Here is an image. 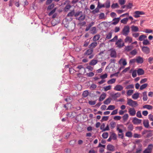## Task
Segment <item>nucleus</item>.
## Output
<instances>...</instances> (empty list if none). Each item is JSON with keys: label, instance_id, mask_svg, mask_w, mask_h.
I'll use <instances>...</instances> for the list:
<instances>
[{"label": "nucleus", "instance_id": "obj_1", "mask_svg": "<svg viewBox=\"0 0 153 153\" xmlns=\"http://www.w3.org/2000/svg\"><path fill=\"white\" fill-rule=\"evenodd\" d=\"M93 51V49L90 48V49L87 50L84 53V55L85 56H89L88 58L90 59L92 58L94 55L92 54Z\"/></svg>", "mask_w": 153, "mask_h": 153}, {"label": "nucleus", "instance_id": "obj_2", "mask_svg": "<svg viewBox=\"0 0 153 153\" xmlns=\"http://www.w3.org/2000/svg\"><path fill=\"white\" fill-rule=\"evenodd\" d=\"M127 104L132 107H136L138 105L137 102L130 99H128Z\"/></svg>", "mask_w": 153, "mask_h": 153}, {"label": "nucleus", "instance_id": "obj_3", "mask_svg": "<svg viewBox=\"0 0 153 153\" xmlns=\"http://www.w3.org/2000/svg\"><path fill=\"white\" fill-rule=\"evenodd\" d=\"M129 27L128 26L124 27L122 32V34L125 36H127L129 33Z\"/></svg>", "mask_w": 153, "mask_h": 153}, {"label": "nucleus", "instance_id": "obj_4", "mask_svg": "<svg viewBox=\"0 0 153 153\" xmlns=\"http://www.w3.org/2000/svg\"><path fill=\"white\" fill-rule=\"evenodd\" d=\"M115 45H117V47L121 48L124 46V43L121 39H119L116 42Z\"/></svg>", "mask_w": 153, "mask_h": 153}, {"label": "nucleus", "instance_id": "obj_5", "mask_svg": "<svg viewBox=\"0 0 153 153\" xmlns=\"http://www.w3.org/2000/svg\"><path fill=\"white\" fill-rule=\"evenodd\" d=\"M153 148V145L150 144L148 146L147 148L143 151V153H151Z\"/></svg>", "mask_w": 153, "mask_h": 153}, {"label": "nucleus", "instance_id": "obj_6", "mask_svg": "<svg viewBox=\"0 0 153 153\" xmlns=\"http://www.w3.org/2000/svg\"><path fill=\"white\" fill-rule=\"evenodd\" d=\"M142 51L146 54H149L150 52L149 48L147 46H143L142 48Z\"/></svg>", "mask_w": 153, "mask_h": 153}, {"label": "nucleus", "instance_id": "obj_7", "mask_svg": "<svg viewBox=\"0 0 153 153\" xmlns=\"http://www.w3.org/2000/svg\"><path fill=\"white\" fill-rule=\"evenodd\" d=\"M134 17L135 18H137L140 17V15H143L145 14L144 12L142 11H136L134 12Z\"/></svg>", "mask_w": 153, "mask_h": 153}, {"label": "nucleus", "instance_id": "obj_8", "mask_svg": "<svg viewBox=\"0 0 153 153\" xmlns=\"http://www.w3.org/2000/svg\"><path fill=\"white\" fill-rule=\"evenodd\" d=\"M117 130L118 131L119 133H121L119 134H118L119 137L122 139H123L124 138V134L123 133V130L122 129H120L118 127L117 128Z\"/></svg>", "mask_w": 153, "mask_h": 153}, {"label": "nucleus", "instance_id": "obj_9", "mask_svg": "<svg viewBox=\"0 0 153 153\" xmlns=\"http://www.w3.org/2000/svg\"><path fill=\"white\" fill-rule=\"evenodd\" d=\"M109 51H110V55L111 57L115 58L116 57L117 53L115 49H111Z\"/></svg>", "mask_w": 153, "mask_h": 153}, {"label": "nucleus", "instance_id": "obj_10", "mask_svg": "<svg viewBox=\"0 0 153 153\" xmlns=\"http://www.w3.org/2000/svg\"><path fill=\"white\" fill-rule=\"evenodd\" d=\"M142 120L135 117L133 118L132 122L134 124H138L141 123Z\"/></svg>", "mask_w": 153, "mask_h": 153}, {"label": "nucleus", "instance_id": "obj_11", "mask_svg": "<svg viewBox=\"0 0 153 153\" xmlns=\"http://www.w3.org/2000/svg\"><path fill=\"white\" fill-rule=\"evenodd\" d=\"M128 112L130 115L134 116L136 114V111L134 108H130L129 109Z\"/></svg>", "mask_w": 153, "mask_h": 153}, {"label": "nucleus", "instance_id": "obj_12", "mask_svg": "<svg viewBox=\"0 0 153 153\" xmlns=\"http://www.w3.org/2000/svg\"><path fill=\"white\" fill-rule=\"evenodd\" d=\"M136 61L138 63L142 64L144 61L143 59L140 56L137 57L136 59Z\"/></svg>", "mask_w": 153, "mask_h": 153}, {"label": "nucleus", "instance_id": "obj_13", "mask_svg": "<svg viewBox=\"0 0 153 153\" xmlns=\"http://www.w3.org/2000/svg\"><path fill=\"white\" fill-rule=\"evenodd\" d=\"M123 89V87L122 85H116L114 88V90L118 91H120L122 90Z\"/></svg>", "mask_w": 153, "mask_h": 153}, {"label": "nucleus", "instance_id": "obj_14", "mask_svg": "<svg viewBox=\"0 0 153 153\" xmlns=\"http://www.w3.org/2000/svg\"><path fill=\"white\" fill-rule=\"evenodd\" d=\"M124 41L126 43H131L132 42V38L131 37L127 36L124 40Z\"/></svg>", "mask_w": 153, "mask_h": 153}, {"label": "nucleus", "instance_id": "obj_15", "mask_svg": "<svg viewBox=\"0 0 153 153\" xmlns=\"http://www.w3.org/2000/svg\"><path fill=\"white\" fill-rule=\"evenodd\" d=\"M85 17V15H83V13L81 14L80 16L78 18H76V19L78 20L79 21H84Z\"/></svg>", "mask_w": 153, "mask_h": 153}, {"label": "nucleus", "instance_id": "obj_16", "mask_svg": "<svg viewBox=\"0 0 153 153\" xmlns=\"http://www.w3.org/2000/svg\"><path fill=\"white\" fill-rule=\"evenodd\" d=\"M121 95L120 93L117 92V93L112 94L111 95V97L113 99H115L119 97Z\"/></svg>", "mask_w": 153, "mask_h": 153}, {"label": "nucleus", "instance_id": "obj_17", "mask_svg": "<svg viewBox=\"0 0 153 153\" xmlns=\"http://www.w3.org/2000/svg\"><path fill=\"white\" fill-rule=\"evenodd\" d=\"M143 124L144 127L147 128L149 127V121L148 120H145L143 121Z\"/></svg>", "mask_w": 153, "mask_h": 153}, {"label": "nucleus", "instance_id": "obj_18", "mask_svg": "<svg viewBox=\"0 0 153 153\" xmlns=\"http://www.w3.org/2000/svg\"><path fill=\"white\" fill-rule=\"evenodd\" d=\"M120 19V17L114 18L113 19V22L112 23V24L114 25H117L119 22Z\"/></svg>", "mask_w": 153, "mask_h": 153}, {"label": "nucleus", "instance_id": "obj_19", "mask_svg": "<svg viewBox=\"0 0 153 153\" xmlns=\"http://www.w3.org/2000/svg\"><path fill=\"white\" fill-rule=\"evenodd\" d=\"M106 97V94L105 93H103L101 94L100 97H99V100L100 101H103L105 98Z\"/></svg>", "mask_w": 153, "mask_h": 153}, {"label": "nucleus", "instance_id": "obj_20", "mask_svg": "<svg viewBox=\"0 0 153 153\" xmlns=\"http://www.w3.org/2000/svg\"><path fill=\"white\" fill-rule=\"evenodd\" d=\"M133 48V46L131 45H130L127 46L125 47V50L127 52L132 50Z\"/></svg>", "mask_w": 153, "mask_h": 153}, {"label": "nucleus", "instance_id": "obj_21", "mask_svg": "<svg viewBox=\"0 0 153 153\" xmlns=\"http://www.w3.org/2000/svg\"><path fill=\"white\" fill-rule=\"evenodd\" d=\"M137 73L138 75H142L144 74V71L142 69L139 68L137 70Z\"/></svg>", "mask_w": 153, "mask_h": 153}, {"label": "nucleus", "instance_id": "obj_22", "mask_svg": "<svg viewBox=\"0 0 153 153\" xmlns=\"http://www.w3.org/2000/svg\"><path fill=\"white\" fill-rule=\"evenodd\" d=\"M143 108H146L149 110H152L153 107L152 106L149 105H145L143 106Z\"/></svg>", "mask_w": 153, "mask_h": 153}, {"label": "nucleus", "instance_id": "obj_23", "mask_svg": "<svg viewBox=\"0 0 153 153\" xmlns=\"http://www.w3.org/2000/svg\"><path fill=\"white\" fill-rule=\"evenodd\" d=\"M97 45V42H92L89 45V48L91 49H93V48H95Z\"/></svg>", "mask_w": 153, "mask_h": 153}, {"label": "nucleus", "instance_id": "obj_24", "mask_svg": "<svg viewBox=\"0 0 153 153\" xmlns=\"http://www.w3.org/2000/svg\"><path fill=\"white\" fill-rule=\"evenodd\" d=\"M143 98V101H146L148 99V97L147 95V92L146 91L143 92L142 93Z\"/></svg>", "mask_w": 153, "mask_h": 153}, {"label": "nucleus", "instance_id": "obj_25", "mask_svg": "<svg viewBox=\"0 0 153 153\" xmlns=\"http://www.w3.org/2000/svg\"><path fill=\"white\" fill-rule=\"evenodd\" d=\"M98 62V61L97 60L92 59L91 60L89 63V65H94Z\"/></svg>", "mask_w": 153, "mask_h": 153}, {"label": "nucleus", "instance_id": "obj_26", "mask_svg": "<svg viewBox=\"0 0 153 153\" xmlns=\"http://www.w3.org/2000/svg\"><path fill=\"white\" fill-rule=\"evenodd\" d=\"M131 29L133 32H136L139 31V28L138 27L134 25H132L131 26Z\"/></svg>", "mask_w": 153, "mask_h": 153}, {"label": "nucleus", "instance_id": "obj_27", "mask_svg": "<svg viewBox=\"0 0 153 153\" xmlns=\"http://www.w3.org/2000/svg\"><path fill=\"white\" fill-rule=\"evenodd\" d=\"M105 4V7L107 8H109L110 6V1L109 0H107L104 4Z\"/></svg>", "mask_w": 153, "mask_h": 153}, {"label": "nucleus", "instance_id": "obj_28", "mask_svg": "<svg viewBox=\"0 0 153 153\" xmlns=\"http://www.w3.org/2000/svg\"><path fill=\"white\" fill-rule=\"evenodd\" d=\"M120 64H122L123 66H125L127 64L126 60L125 59H120L119 61Z\"/></svg>", "mask_w": 153, "mask_h": 153}, {"label": "nucleus", "instance_id": "obj_29", "mask_svg": "<svg viewBox=\"0 0 153 153\" xmlns=\"http://www.w3.org/2000/svg\"><path fill=\"white\" fill-rule=\"evenodd\" d=\"M107 149L110 151H113L114 150V147L113 145L109 144L107 146Z\"/></svg>", "mask_w": 153, "mask_h": 153}, {"label": "nucleus", "instance_id": "obj_30", "mask_svg": "<svg viewBox=\"0 0 153 153\" xmlns=\"http://www.w3.org/2000/svg\"><path fill=\"white\" fill-rule=\"evenodd\" d=\"M111 99L110 97H108L104 101L103 103L105 104L108 105L111 102Z\"/></svg>", "mask_w": 153, "mask_h": 153}, {"label": "nucleus", "instance_id": "obj_31", "mask_svg": "<svg viewBox=\"0 0 153 153\" xmlns=\"http://www.w3.org/2000/svg\"><path fill=\"white\" fill-rule=\"evenodd\" d=\"M139 93H136L134 94L132 96V98L134 100L137 99L139 97Z\"/></svg>", "mask_w": 153, "mask_h": 153}, {"label": "nucleus", "instance_id": "obj_32", "mask_svg": "<svg viewBox=\"0 0 153 153\" xmlns=\"http://www.w3.org/2000/svg\"><path fill=\"white\" fill-rule=\"evenodd\" d=\"M112 139L115 140L117 139V137L116 134L114 133H112L110 136Z\"/></svg>", "mask_w": 153, "mask_h": 153}, {"label": "nucleus", "instance_id": "obj_33", "mask_svg": "<svg viewBox=\"0 0 153 153\" xmlns=\"http://www.w3.org/2000/svg\"><path fill=\"white\" fill-rule=\"evenodd\" d=\"M100 38V35H97L94 36L93 38L94 41L96 42Z\"/></svg>", "mask_w": 153, "mask_h": 153}, {"label": "nucleus", "instance_id": "obj_34", "mask_svg": "<svg viewBox=\"0 0 153 153\" xmlns=\"http://www.w3.org/2000/svg\"><path fill=\"white\" fill-rule=\"evenodd\" d=\"M89 92L88 90H85L83 91L82 94V96L84 97H86L88 95Z\"/></svg>", "mask_w": 153, "mask_h": 153}, {"label": "nucleus", "instance_id": "obj_35", "mask_svg": "<svg viewBox=\"0 0 153 153\" xmlns=\"http://www.w3.org/2000/svg\"><path fill=\"white\" fill-rule=\"evenodd\" d=\"M125 135L127 137H131L132 136V133L131 131H128L126 133Z\"/></svg>", "mask_w": 153, "mask_h": 153}, {"label": "nucleus", "instance_id": "obj_36", "mask_svg": "<svg viewBox=\"0 0 153 153\" xmlns=\"http://www.w3.org/2000/svg\"><path fill=\"white\" fill-rule=\"evenodd\" d=\"M91 33L92 34H94L97 33L96 28L95 27H92L91 29Z\"/></svg>", "mask_w": 153, "mask_h": 153}, {"label": "nucleus", "instance_id": "obj_37", "mask_svg": "<svg viewBox=\"0 0 153 153\" xmlns=\"http://www.w3.org/2000/svg\"><path fill=\"white\" fill-rule=\"evenodd\" d=\"M128 20V18H124L121 20V22L124 24H126Z\"/></svg>", "mask_w": 153, "mask_h": 153}, {"label": "nucleus", "instance_id": "obj_38", "mask_svg": "<svg viewBox=\"0 0 153 153\" xmlns=\"http://www.w3.org/2000/svg\"><path fill=\"white\" fill-rule=\"evenodd\" d=\"M116 81V79H112L108 80L107 82V83L108 84H112L115 83Z\"/></svg>", "mask_w": 153, "mask_h": 153}, {"label": "nucleus", "instance_id": "obj_39", "mask_svg": "<svg viewBox=\"0 0 153 153\" xmlns=\"http://www.w3.org/2000/svg\"><path fill=\"white\" fill-rule=\"evenodd\" d=\"M82 13V11H77L75 13H74V16L77 17L79 16H80Z\"/></svg>", "mask_w": 153, "mask_h": 153}, {"label": "nucleus", "instance_id": "obj_40", "mask_svg": "<svg viewBox=\"0 0 153 153\" xmlns=\"http://www.w3.org/2000/svg\"><path fill=\"white\" fill-rule=\"evenodd\" d=\"M146 36L144 35H143L140 36L139 38V40L140 41H142L146 38Z\"/></svg>", "mask_w": 153, "mask_h": 153}, {"label": "nucleus", "instance_id": "obj_41", "mask_svg": "<svg viewBox=\"0 0 153 153\" xmlns=\"http://www.w3.org/2000/svg\"><path fill=\"white\" fill-rule=\"evenodd\" d=\"M119 6L117 3H113L111 5V7L112 9H115L116 8H118Z\"/></svg>", "mask_w": 153, "mask_h": 153}, {"label": "nucleus", "instance_id": "obj_42", "mask_svg": "<svg viewBox=\"0 0 153 153\" xmlns=\"http://www.w3.org/2000/svg\"><path fill=\"white\" fill-rule=\"evenodd\" d=\"M148 84L147 83L144 84L142 85H141L140 88V90H142L145 88H146L148 86Z\"/></svg>", "mask_w": 153, "mask_h": 153}, {"label": "nucleus", "instance_id": "obj_43", "mask_svg": "<svg viewBox=\"0 0 153 153\" xmlns=\"http://www.w3.org/2000/svg\"><path fill=\"white\" fill-rule=\"evenodd\" d=\"M137 53V52L136 50V49H134L131 51L130 53L131 55L135 56V55Z\"/></svg>", "mask_w": 153, "mask_h": 153}, {"label": "nucleus", "instance_id": "obj_44", "mask_svg": "<svg viewBox=\"0 0 153 153\" xmlns=\"http://www.w3.org/2000/svg\"><path fill=\"white\" fill-rule=\"evenodd\" d=\"M128 129L130 131H132L134 128L132 124H130L128 126Z\"/></svg>", "mask_w": 153, "mask_h": 153}, {"label": "nucleus", "instance_id": "obj_45", "mask_svg": "<svg viewBox=\"0 0 153 153\" xmlns=\"http://www.w3.org/2000/svg\"><path fill=\"white\" fill-rule=\"evenodd\" d=\"M108 133L107 132L103 133L102 135V136L103 137V138L105 139L107 138L108 137Z\"/></svg>", "mask_w": 153, "mask_h": 153}, {"label": "nucleus", "instance_id": "obj_46", "mask_svg": "<svg viewBox=\"0 0 153 153\" xmlns=\"http://www.w3.org/2000/svg\"><path fill=\"white\" fill-rule=\"evenodd\" d=\"M143 44L144 45H147L150 44V42L147 39H145L143 40Z\"/></svg>", "mask_w": 153, "mask_h": 153}, {"label": "nucleus", "instance_id": "obj_47", "mask_svg": "<svg viewBox=\"0 0 153 153\" xmlns=\"http://www.w3.org/2000/svg\"><path fill=\"white\" fill-rule=\"evenodd\" d=\"M74 15V10L70 12L67 15V17L73 16Z\"/></svg>", "mask_w": 153, "mask_h": 153}, {"label": "nucleus", "instance_id": "obj_48", "mask_svg": "<svg viewBox=\"0 0 153 153\" xmlns=\"http://www.w3.org/2000/svg\"><path fill=\"white\" fill-rule=\"evenodd\" d=\"M118 36L117 35L115 36L113 38L109 40L111 42H115L117 40Z\"/></svg>", "mask_w": 153, "mask_h": 153}, {"label": "nucleus", "instance_id": "obj_49", "mask_svg": "<svg viewBox=\"0 0 153 153\" xmlns=\"http://www.w3.org/2000/svg\"><path fill=\"white\" fill-rule=\"evenodd\" d=\"M128 117V114H124L123 116V120L124 121H126Z\"/></svg>", "mask_w": 153, "mask_h": 153}, {"label": "nucleus", "instance_id": "obj_50", "mask_svg": "<svg viewBox=\"0 0 153 153\" xmlns=\"http://www.w3.org/2000/svg\"><path fill=\"white\" fill-rule=\"evenodd\" d=\"M112 34L110 32L106 35V39H110L112 37Z\"/></svg>", "mask_w": 153, "mask_h": 153}, {"label": "nucleus", "instance_id": "obj_51", "mask_svg": "<svg viewBox=\"0 0 153 153\" xmlns=\"http://www.w3.org/2000/svg\"><path fill=\"white\" fill-rule=\"evenodd\" d=\"M115 108V107L114 105H109L108 108H107V110H113Z\"/></svg>", "mask_w": 153, "mask_h": 153}, {"label": "nucleus", "instance_id": "obj_52", "mask_svg": "<svg viewBox=\"0 0 153 153\" xmlns=\"http://www.w3.org/2000/svg\"><path fill=\"white\" fill-rule=\"evenodd\" d=\"M148 61L150 64L153 63V57H150L148 59Z\"/></svg>", "mask_w": 153, "mask_h": 153}, {"label": "nucleus", "instance_id": "obj_53", "mask_svg": "<svg viewBox=\"0 0 153 153\" xmlns=\"http://www.w3.org/2000/svg\"><path fill=\"white\" fill-rule=\"evenodd\" d=\"M54 7V4L52 3L48 6L47 7V10H51Z\"/></svg>", "mask_w": 153, "mask_h": 153}, {"label": "nucleus", "instance_id": "obj_54", "mask_svg": "<svg viewBox=\"0 0 153 153\" xmlns=\"http://www.w3.org/2000/svg\"><path fill=\"white\" fill-rule=\"evenodd\" d=\"M104 89L105 91H107L108 90H109L111 88V86L110 85H109L108 86L105 87L104 88Z\"/></svg>", "mask_w": 153, "mask_h": 153}, {"label": "nucleus", "instance_id": "obj_55", "mask_svg": "<svg viewBox=\"0 0 153 153\" xmlns=\"http://www.w3.org/2000/svg\"><path fill=\"white\" fill-rule=\"evenodd\" d=\"M133 91H134L132 90H129L127 92V94L128 96H130L133 94Z\"/></svg>", "mask_w": 153, "mask_h": 153}, {"label": "nucleus", "instance_id": "obj_56", "mask_svg": "<svg viewBox=\"0 0 153 153\" xmlns=\"http://www.w3.org/2000/svg\"><path fill=\"white\" fill-rule=\"evenodd\" d=\"M137 116L139 118H141L142 117V116L141 114V113L140 111H138L137 113L136 114Z\"/></svg>", "mask_w": 153, "mask_h": 153}, {"label": "nucleus", "instance_id": "obj_57", "mask_svg": "<svg viewBox=\"0 0 153 153\" xmlns=\"http://www.w3.org/2000/svg\"><path fill=\"white\" fill-rule=\"evenodd\" d=\"M108 116H103L102 117L101 121H106L108 120Z\"/></svg>", "mask_w": 153, "mask_h": 153}, {"label": "nucleus", "instance_id": "obj_58", "mask_svg": "<svg viewBox=\"0 0 153 153\" xmlns=\"http://www.w3.org/2000/svg\"><path fill=\"white\" fill-rule=\"evenodd\" d=\"M116 124L115 122H111L110 123L111 127L113 128H114L115 127Z\"/></svg>", "mask_w": 153, "mask_h": 153}, {"label": "nucleus", "instance_id": "obj_59", "mask_svg": "<svg viewBox=\"0 0 153 153\" xmlns=\"http://www.w3.org/2000/svg\"><path fill=\"white\" fill-rule=\"evenodd\" d=\"M105 14L103 13H101L100 14L99 18L100 19H103L104 17Z\"/></svg>", "mask_w": 153, "mask_h": 153}, {"label": "nucleus", "instance_id": "obj_60", "mask_svg": "<svg viewBox=\"0 0 153 153\" xmlns=\"http://www.w3.org/2000/svg\"><path fill=\"white\" fill-rule=\"evenodd\" d=\"M56 10V8H54L53 10H52L48 14V15L49 16H51L55 12Z\"/></svg>", "mask_w": 153, "mask_h": 153}, {"label": "nucleus", "instance_id": "obj_61", "mask_svg": "<svg viewBox=\"0 0 153 153\" xmlns=\"http://www.w3.org/2000/svg\"><path fill=\"white\" fill-rule=\"evenodd\" d=\"M141 137V135L137 133H135L134 134V138H140Z\"/></svg>", "mask_w": 153, "mask_h": 153}, {"label": "nucleus", "instance_id": "obj_62", "mask_svg": "<svg viewBox=\"0 0 153 153\" xmlns=\"http://www.w3.org/2000/svg\"><path fill=\"white\" fill-rule=\"evenodd\" d=\"M96 103V101H89L88 102V103L91 105H94Z\"/></svg>", "mask_w": 153, "mask_h": 153}, {"label": "nucleus", "instance_id": "obj_63", "mask_svg": "<svg viewBox=\"0 0 153 153\" xmlns=\"http://www.w3.org/2000/svg\"><path fill=\"white\" fill-rule=\"evenodd\" d=\"M133 6L132 4L131 3H129L126 5V7L127 9H131Z\"/></svg>", "mask_w": 153, "mask_h": 153}, {"label": "nucleus", "instance_id": "obj_64", "mask_svg": "<svg viewBox=\"0 0 153 153\" xmlns=\"http://www.w3.org/2000/svg\"><path fill=\"white\" fill-rule=\"evenodd\" d=\"M148 118L150 121H153V115L150 114L148 116Z\"/></svg>", "mask_w": 153, "mask_h": 153}]
</instances>
